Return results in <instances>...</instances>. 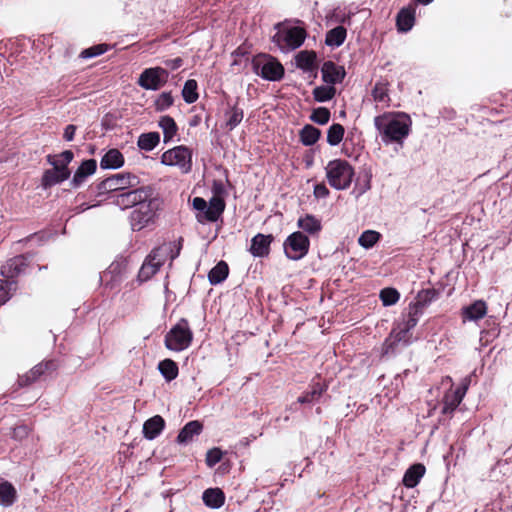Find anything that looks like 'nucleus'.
Here are the masks:
<instances>
[{
	"label": "nucleus",
	"instance_id": "obj_1",
	"mask_svg": "<svg viewBox=\"0 0 512 512\" xmlns=\"http://www.w3.org/2000/svg\"><path fill=\"white\" fill-rule=\"evenodd\" d=\"M374 126L385 145L395 144L398 152L411 130V119L404 113H384L374 118Z\"/></svg>",
	"mask_w": 512,
	"mask_h": 512
},
{
	"label": "nucleus",
	"instance_id": "obj_2",
	"mask_svg": "<svg viewBox=\"0 0 512 512\" xmlns=\"http://www.w3.org/2000/svg\"><path fill=\"white\" fill-rule=\"evenodd\" d=\"M325 171L329 185L336 190L347 189L354 177L353 167L343 159L329 161Z\"/></svg>",
	"mask_w": 512,
	"mask_h": 512
},
{
	"label": "nucleus",
	"instance_id": "obj_3",
	"mask_svg": "<svg viewBox=\"0 0 512 512\" xmlns=\"http://www.w3.org/2000/svg\"><path fill=\"white\" fill-rule=\"evenodd\" d=\"M182 239H179L177 243H172L167 245H163L161 247H158L149 254L145 262L143 263L140 271H139V279L141 281H147L149 280L163 265L166 254L168 250L172 251L171 246H174L176 248V252L171 254L170 258L173 260L175 259L181 250L182 247Z\"/></svg>",
	"mask_w": 512,
	"mask_h": 512
},
{
	"label": "nucleus",
	"instance_id": "obj_4",
	"mask_svg": "<svg viewBox=\"0 0 512 512\" xmlns=\"http://www.w3.org/2000/svg\"><path fill=\"white\" fill-rule=\"evenodd\" d=\"M162 201L151 194L148 200L143 201L131 213V226L133 230L140 231L154 222L157 212L161 209Z\"/></svg>",
	"mask_w": 512,
	"mask_h": 512
},
{
	"label": "nucleus",
	"instance_id": "obj_5",
	"mask_svg": "<svg viewBox=\"0 0 512 512\" xmlns=\"http://www.w3.org/2000/svg\"><path fill=\"white\" fill-rule=\"evenodd\" d=\"M251 64L253 72L266 81H280L285 73L283 65L268 54H258Z\"/></svg>",
	"mask_w": 512,
	"mask_h": 512
},
{
	"label": "nucleus",
	"instance_id": "obj_6",
	"mask_svg": "<svg viewBox=\"0 0 512 512\" xmlns=\"http://www.w3.org/2000/svg\"><path fill=\"white\" fill-rule=\"evenodd\" d=\"M306 36L307 33L303 27H283L273 36V42L282 51L295 50L304 43Z\"/></svg>",
	"mask_w": 512,
	"mask_h": 512
},
{
	"label": "nucleus",
	"instance_id": "obj_7",
	"mask_svg": "<svg viewBox=\"0 0 512 512\" xmlns=\"http://www.w3.org/2000/svg\"><path fill=\"white\" fill-rule=\"evenodd\" d=\"M193 339L188 321L181 319L165 336V345L169 350L182 351L189 347Z\"/></svg>",
	"mask_w": 512,
	"mask_h": 512
},
{
	"label": "nucleus",
	"instance_id": "obj_8",
	"mask_svg": "<svg viewBox=\"0 0 512 512\" xmlns=\"http://www.w3.org/2000/svg\"><path fill=\"white\" fill-rule=\"evenodd\" d=\"M193 208L198 211V221H216L224 210V202L221 197L215 196L209 204L201 197H195L192 201Z\"/></svg>",
	"mask_w": 512,
	"mask_h": 512
},
{
	"label": "nucleus",
	"instance_id": "obj_9",
	"mask_svg": "<svg viewBox=\"0 0 512 512\" xmlns=\"http://www.w3.org/2000/svg\"><path fill=\"white\" fill-rule=\"evenodd\" d=\"M309 247V238L300 231L291 233L283 244L286 257L294 261L304 258L309 251Z\"/></svg>",
	"mask_w": 512,
	"mask_h": 512
},
{
	"label": "nucleus",
	"instance_id": "obj_10",
	"mask_svg": "<svg viewBox=\"0 0 512 512\" xmlns=\"http://www.w3.org/2000/svg\"><path fill=\"white\" fill-rule=\"evenodd\" d=\"M161 162L168 166H178L183 172H188L192 164V152L185 146H177L161 156Z\"/></svg>",
	"mask_w": 512,
	"mask_h": 512
},
{
	"label": "nucleus",
	"instance_id": "obj_11",
	"mask_svg": "<svg viewBox=\"0 0 512 512\" xmlns=\"http://www.w3.org/2000/svg\"><path fill=\"white\" fill-rule=\"evenodd\" d=\"M471 383L469 376L463 378L455 390L448 391L442 401V414H452L462 402Z\"/></svg>",
	"mask_w": 512,
	"mask_h": 512
},
{
	"label": "nucleus",
	"instance_id": "obj_12",
	"mask_svg": "<svg viewBox=\"0 0 512 512\" xmlns=\"http://www.w3.org/2000/svg\"><path fill=\"white\" fill-rule=\"evenodd\" d=\"M168 76L169 74L164 68H148L141 73L138 84L147 90H157L167 82Z\"/></svg>",
	"mask_w": 512,
	"mask_h": 512
},
{
	"label": "nucleus",
	"instance_id": "obj_13",
	"mask_svg": "<svg viewBox=\"0 0 512 512\" xmlns=\"http://www.w3.org/2000/svg\"><path fill=\"white\" fill-rule=\"evenodd\" d=\"M153 193L150 187H141L138 189L130 190L120 193L116 196V204L122 209L137 207L143 201L148 200V197Z\"/></svg>",
	"mask_w": 512,
	"mask_h": 512
},
{
	"label": "nucleus",
	"instance_id": "obj_14",
	"mask_svg": "<svg viewBox=\"0 0 512 512\" xmlns=\"http://www.w3.org/2000/svg\"><path fill=\"white\" fill-rule=\"evenodd\" d=\"M138 183V179L135 175L130 173L116 174L103 180L98 189L101 192H112L118 190H124L129 186H133Z\"/></svg>",
	"mask_w": 512,
	"mask_h": 512
},
{
	"label": "nucleus",
	"instance_id": "obj_15",
	"mask_svg": "<svg viewBox=\"0 0 512 512\" xmlns=\"http://www.w3.org/2000/svg\"><path fill=\"white\" fill-rule=\"evenodd\" d=\"M48 162L53 166L52 169L45 171L42 177V185L47 188L60 183L70 176V171L60 161H52V156H48Z\"/></svg>",
	"mask_w": 512,
	"mask_h": 512
},
{
	"label": "nucleus",
	"instance_id": "obj_16",
	"mask_svg": "<svg viewBox=\"0 0 512 512\" xmlns=\"http://www.w3.org/2000/svg\"><path fill=\"white\" fill-rule=\"evenodd\" d=\"M321 73L323 82L332 86L341 83L346 76L344 67L331 60L323 63Z\"/></svg>",
	"mask_w": 512,
	"mask_h": 512
},
{
	"label": "nucleus",
	"instance_id": "obj_17",
	"mask_svg": "<svg viewBox=\"0 0 512 512\" xmlns=\"http://www.w3.org/2000/svg\"><path fill=\"white\" fill-rule=\"evenodd\" d=\"M273 239L272 235L258 233L252 238L249 251L254 257H266L269 255Z\"/></svg>",
	"mask_w": 512,
	"mask_h": 512
},
{
	"label": "nucleus",
	"instance_id": "obj_18",
	"mask_svg": "<svg viewBox=\"0 0 512 512\" xmlns=\"http://www.w3.org/2000/svg\"><path fill=\"white\" fill-rule=\"evenodd\" d=\"M125 272V265L122 262H113L104 272L101 274V281L106 286L114 288L123 278Z\"/></svg>",
	"mask_w": 512,
	"mask_h": 512
},
{
	"label": "nucleus",
	"instance_id": "obj_19",
	"mask_svg": "<svg viewBox=\"0 0 512 512\" xmlns=\"http://www.w3.org/2000/svg\"><path fill=\"white\" fill-rule=\"evenodd\" d=\"M386 343H390L389 346L391 348L400 344L403 346L410 345L412 343L410 330H406V327L397 322L390 332L389 337L386 339Z\"/></svg>",
	"mask_w": 512,
	"mask_h": 512
},
{
	"label": "nucleus",
	"instance_id": "obj_20",
	"mask_svg": "<svg viewBox=\"0 0 512 512\" xmlns=\"http://www.w3.org/2000/svg\"><path fill=\"white\" fill-rule=\"evenodd\" d=\"M327 390V385L320 382H312L307 391L298 397L297 403L299 404H313L317 402L324 392Z\"/></svg>",
	"mask_w": 512,
	"mask_h": 512
},
{
	"label": "nucleus",
	"instance_id": "obj_21",
	"mask_svg": "<svg viewBox=\"0 0 512 512\" xmlns=\"http://www.w3.org/2000/svg\"><path fill=\"white\" fill-rule=\"evenodd\" d=\"M316 53L314 51L303 50L295 56L296 67L303 72L317 71Z\"/></svg>",
	"mask_w": 512,
	"mask_h": 512
},
{
	"label": "nucleus",
	"instance_id": "obj_22",
	"mask_svg": "<svg viewBox=\"0 0 512 512\" xmlns=\"http://www.w3.org/2000/svg\"><path fill=\"white\" fill-rule=\"evenodd\" d=\"M426 468L421 463H416L410 466L404 473L402 482L407 488H414L418 485L421 478L424 476Z\"/></svg>",
	"mask_w": 512,
	"mask_h": 512
},
{
	"label": "nucleus",
	"instance_id": "obj_23",
	"mask_svg": "<svg viewBox=\"0 0 512 512\" xmlns=\"http://www.w3.org/2000/svg\"><path fill=\"white\" fill-rule=\"evenodd\" d=\"M487 312V305L482 300H477L462 309L463 320L477 321L483 318Z\"/></svg>",
	"mask_w": 512,
	"mask_h": 512
},
{
	"label": "nucleus",
	"instance_id": "obj_24",
	"mask_svg": "<svg viewBox=\"0 0 512 512\" xmlns=\"http://www.w3.org/2000/svg\"><path fill=\"white\" fill-rule=\"evenodd\" d=\"M415 23V9L413 8H402L396 18V26L400 32L410 31Z\"/></svg>",
	"mask_w": 512,
	"mask_h": 512
},
{
	"label": "nucleus",
	"instance_id": "obj_25",
	"mask_svg": "<svg viewBox=\"0 0 512 512\" xmlns=\"http://www.w3.org/2000/svg\"><path fill=\"white\" fill-rule=\"evenodd\" d=\"M297 226L311 236L318 235L322 230L321 221L312 214H306L297 221Z\"/></svg>",
	"mask_w": 512,
	"mask_h": 512
},
{
	"label": "nucleus",
	"instance_id": "obj_26",
	"mask_svg": "<svg viewBox=\"0 0 512 512\" xmlns=\"http://www.w3.org/2000/svg\"><path fill=\"white\" fill-rule=\"evenodd\" d=\"M96 168H97L96 160L89 159V160L83 161L73 176L72 184L74 186H79L80 184L83 183V181L85 180V178L87 176L92 175L96 171Z\"/></svg>",
	"mask_w": 512,
	"mask_h": 512
},
{
	"label": "nucleus",
	"instance_id": "obj_27",
	"mask_svg": "<svg viewBox=\"0 0 512 512\" xmlns=\"http://www.w3.org/2000/svg\"><path fill=\"white\" fill-rule=\"evenodd\" d=\"M164 425V419L159 415H156L148 419L143 425L144 436L150 440L154 439L161 433V431L164 428Z\"/></svg>",
	"mask_w": 512,
	"mask_h": 512
},
{
	"label": "nucleus",
	"instance_id": "obj_28",
	"mask_svg": "<svg viewBox=\"0 0 512 512\" xmlns=\"http://www.w3.org/2000/svg\"><path fill=\"white\" fill-rule=\"evenodd\" d=\"M25 266V259L22 256L15 257L6 262L5 265L1 268V274L6 279H11L17 276L20 272H22L23 267Z\"/></svg>",
	"mask_w": 512,
	"mask_h": 512
},
{
	"label": "nucleus",
	"instance_id": "obj_29",
	"mask_svg": "<svg viewBox=\"0 0 512 512\" xmlns=\"http://www.w3.org/2000/svg\"><path fill=\"white\" fill-rule=\"evenodd\" d=\"M124 164V157L117 149H110L101 159L100 165L104 169H117Z\"/></svg>",
	"mask_w": 512,
	"mask_h": 512
},
{
	"label": "nucleus",
	"instance_id": "obj_30",
	"mask_svg": "<svg viewBox=\"0 0 512 512\" xmlns=\"http://www.w3.org/2000/svg\"><path fill=\"white\" fill-rule=\"evenodd\" d=\"M16 498L17 491L14 486L8 481H0V505L10 507L14 504Z\"/></svg>",
	"mask_w": 512,
	"mask_h": 512
},
{
	"label": "nucleus",
	"instance_id": "obj_31",
	"mask_svg": "<svg viewBox=\"0 0 512 512\" xmlns=\"http://www.w3.org/2000/svg\"><path fill=\"white\" fill-rule=\"evenodd\" d=\"M346 36V29L343 26H336L326 33L325 44L332 48L340 47L344 43Z\"/></svg>",
	"mask_w": 512,
	"mask_h": 512
},
{
	"label": "nucleus",
	"instance_id": "obj_32",
	"mask_svg": "<svg viewBox=\"0 0 512 512\" xmlns=\"http://www.w3.org/2000/svg\"><path fill=\"white\" fill-rule=\"evenodd\" d=\"M321 131L311 124H306L299 132L300 142L304 146L314 145L320 138Z\"/></svg>",
	"mask_w": 512,
	"mask_h": 512
},
{
	"label": "nucleus",
	"instance_id": "obj_33",
	"mask_svg": "<svg viewBox=\"0 0 512 512\" xmlns=\"http://www.w3.org/2000/svg\"><path fill=\"white\" fill-rule=\"evenodd\" d=\"M202 430V425L198 421L188 422L180 431L177 436L179 443H188L195 435H198Z\"/></svg>",
	"mask_w": 512,
	"mask_h": 512
},
{
	"label": "nucleus",
	"instance_id": "obj_34",
	"mask_svg": "<svg viewBox=\"0 0 512 512\" xmlns=\"http://www.w3.org/2000/svg\"><path fill=\"white\" fill-rule=\"evenodd\" d=\"M203 501L210 508H219L224 502V494L220 488H209L203 493Z\"/></svg>",
	"mask_w": 512,
	"mask_h": 512
},
{
	"label": "nucleus",
	"instance_id": "obj_35",
	"mask_svg": "<svg viewBox=\"0 0 512 512\" xmlns=\"http://www.w3.org/2000/svg\"><path fill=\"white\" fill-rule=\"evenodd\" d=\"M314 100L319 103L330 101L336 95V88L332 85H321L313 89Z\"/></svg>",
	"mask_w": 512,
	"mask_h": 512
},
{
	"label": "nucleus",
	"instance_id": "obj_36",
	"mask_svg": "<svg viewBox=\"0 0 512 512\" xmlns=\"http://www.w3.org/2000/svg\"><path fill=\"white\" fill-rule=\"evenodd\" d=\"M160 141V135L157 132L143 133L138 138V147L141 150L151 151Z\"/></svg>",
	"mask_w": 512,
	"mask_h": 512
},
{
	"label": "nucleus",
	"instance_id": "obj_37",
	"mask_svg": "<svg viewBox=\"0 0 512 512\" xmlns=\"http://www.w3.org/2000/svg\"><path fill=\"white\" fill-rule=\"evenodd\" d=\"M47 369L48 363H40L34 366L28 373L19 378V384L23 386L36 381Z\"/></svg>",
	"mask_w": 512,
	"mask_h": 512
},
{
	"label": "nucleus",
	"instance_id": "obj_38",
	"mask_svg": "<svg viewBox=\"0 0 512 512\" xmlns=\"http://www.w3.org/2000/svg\"><path fill=\"white\" fill-rule=\"evenodd\" d=\"M373 100L377 103H388V82L384 80L377 81L371 91Z\"/></svg>",
	"mask_w": 512,
	"mask_h": 512
},
{
	"label": "nucleus",
	"instance_id": "obj_39",
	"mask_svg": "<svg viewBox=\"0 0 512 512\" xmlns=\"http://www.w3.org/2000/svg\"><path fill=\"white\" fill-rule=\"evenodd\" d=\"M439 296L438 291H436L433 288L428 289H422L417 293V296L415 298V303L420 305V307L426 308L428 307L433 301H435Z\"/></svg>",
	"mask_w": 512,
	"mask_h": 512
},
{
	"label": "nucleus",
	"instance_id": "obj_40",
	"mask_svg": "<svg viewBox=\"0 0 512 512\" xmlns=\"http://www.w3.org/2000/svg\"><path fill=\"white\" fill-rule=\"evenodd\" d=\"M159 126L163 130L164 142H168L173 139L177 132V125L173 118L170 116H163L159 121Z\"/></svg>",
	"mask_w": 512,
	"mask_h": 512
},
{
	"label": "nucleus",
	"instance_id": "obj_41",
	"mask_svg": "<svg viewBox=\"0 0 512 512\" xmlns=\"http://www.w3.org/2000/svg\"><path fill=\"white\" fill-rule=\"evenodd\" d=\"M345 129L339 123H333L327 131V143L330 146H337L343 140Z\"/></svg>",
	"mask_w": 512,
	"mask_h": 512
},
{
	"label": "nucleus",
	"instance_id": "obj_42",
	"mask_svg": "<svg viewBox=\"0 0 512 512\" xmlns=\"http://www.w3.org/2000/svg\"><path fill=\"white\" fill-rule=\"evenodd\" d=\"M159 371L165 377L166 380L171 381L178 375V367L176 363L171 359H165L159 363Z\"/></svg>",
	"mask_w": 512,
	"mask_h": 512
},
{
	"label": "nucleus",
	"instance_id": "obj_43",
	"mask_svg": "<svg viewBox=\"0 0 512 512\" xmlns=\"http://www.w3.org/2000/svg\"><path fill=\"white\" fill-rule=\"evenodd\" d=\"M380 233L374 230H366L358 238V243L365 249L372 248L380 239Z\"/></svg>",
	"mask_w": 512,
	"mask_h": 512
},
{
	"label": "nucleus",
	"instance_id": "obj_44",
	"mask_svg": "<svg viewBox=\"0 0 512 512\" xmlns=\"http://www.w3.org/2000/svg\"><path fill=\"white\" fill-rule=\"evenodd\" d=\"M383 306H392L399 301L400 293L392 287H386L380 291L379 295Z\"/></svg>",
	"mask_w": 512,
	"mask_h": 512
},
{
	"label": "nucleus",
	"instance_id": "obj_45",
	"mask_svg": "<svg viewBox=\"0 0 512 512\" xmlns=\"http://www.w3.org/2000/svg\"><path fill=\"white\" fill-rule=\"evenodd\" d=\"M182 96L185 102L189 104L194 103L198 99L197 82L195 80L190 79L186 81L182 90Z\"/></svg>",
	"mask_w": 512,
	"mask_h": 512
},
{
	"label": "nucleus",
	"instance_id": "obj_46",
	"mask_svg": "<svg viewBox=\"0 0 512 512\" xmlns=\"http://www.w3.org/2000/svg\"><path fill=\"white\" fill-rule=\"evenodd\" d=\"M206 306L209 308L211 314L221 317L222 314V297L221 295H214L213 290H210Z\"/></svg>",
	"mask_w": 512,
	"mask_h": 512
},
{
	"label": "nucleus",
	"instance_id": "obj_47",
	"mask_svg": "<svg viewBox=\"0 0 512 512\" xmlns=\"http://www.w3.org/2000/svg\"><path fill=\"white\" fill-rule=\"evenodd\" d=\"M331 117L330 110L326 107H317L313 109L310 120L318 125H325Z\"/></svg>",
	"mask_w": 512,
	"mask_h": 512
},
{
	"label": "nucleus",
	"instance_id": "obj_48",
	"mask_svg": "<svg viewBox=\"0 0 512 512\" xmlns=\"http://www.w3.org/2000/svg\"><path fill=\"white\" fill-rule=\"evenodd\" d=\"M371 176L366 174L363 178L359 177L356 180L355 187L353 189V194L356 198L362 196L365 192H367L371 188Z\"/></svg>",
	"mask_w": 512,
	"mask_h": 512
},
{
	"label": "nucleus",
	"instance_id": "obj_49",
	"mask_svg": "<svg viewBox=\"0 0 512 512\" xmlns=\"http://www.w3.org/2000/svg\"><path fill=\"white\" fill-rule=\"evenodd\" d=\"M15 282L5 279L0 280V305L6 303L11 297V291L15 290Z\"/></svg>",
	"mask_w": 512,
	"mask_h": 512
},
{
	"label": "nucleus",
	"instance_id": "obj_50",
	"mask_svg": "<svg viewBox=\"0 0 512 512\" xmlns=\"http://www.w3.org/2000/svg\"><path fill=\"white\" fill-rule=\"evenodd\" d=\"M243 110L237 107H233L231 111L229 112V117L226 120V127H229V129L235 128L243 119Z\"/></svg>",
	"mask_w": 512,
	"mask_h": 512
},
{
	"label": "nucleus",
	"instance_id": "obj_51",
	"mask_svg": "<svg viewBox=\"0 0 512 512\" xmlns=\"http://www.w3.org/2000/svg\"><path fill=\"white\" fill-rule=\"evenodd\" d=\"M208 278L211 284H218L224 280V261L218 262L209 272Z\"/></svg>",
	"mask_w": 512,
	"mask_h": 512
},
{
	"label": "nucleus",
	"instance_id": "obj_52",
	"mask_svg": "<svg viewBox=\"0 0 512 512\" xmlns=\"http://www.w3.org/2000/svg\"><path fill=\"white\" fill-rule=\"evenodd\" d=\"M156 109L164 111L173 104V97L170 93H162L156 100Z\"/></svg>",
	"mask_w": 512,
	"mask_h": 512
},
{
	"label": "nucleus",
	"instance_id": "obj_53",
	"mask_svg": "<svg viewBox=\"0 0 512 512\" xmlns=\"http://www.w3.org/2000/svg\"><path fill=\"white\" fill-rule=\"evenodd\" d=\"M107 50V46L104 44H99L96 46H93L91 48L85 49L81 52L80 56L82 58H91L98 55L103 54Z\"/></svg>",
	"mask_w": 512,
	"mask_h": 512
},
{
	"label": "nucleus",
	"instance_id": "obj_54",
	"mask_svg": "<svg viewBox=\"0 0 512 512\" xmlns=\"http://www.w3.org/2000/svg\"><path fill=\"white\" fill-rule=\"evenodd\" d=\"M222 458V451L219 448H213L207 452L206 455V463L208 466L212 467L216 463H218Z\"/></svg>",
	"mask_w": 512,
	"mask_h": 512
},
{
	"label": "nucleus",
	"instance_id": "obj_55",
	"mask_svg": "<svg viewBox=\"0 0 512 512\" xmlns=\"http://www.w3.org/2000/svg\"><path fill=\"white\" fill-rule=\"evenodd\" d=\"M73 153L70 150H66L57 156H52V161H60V165H67L72 161Z\"/></svg>",
	"mask_w": 512,
	"mask_h": 512
},
{
	"label": "nucleus",
	"instance_id": "obj_56",
	"mask_svg": "<svg viewBox=\"0 0 512 512\" xmlns=\"http://www.w3.org/2000/svg\"><path fill=\"white\" fill-rule=\"evenodd\" d=\"M424 309L425 308L420 307V305L416 304L415 302H411L408 306L407 315L412 318H416L419 321L420 317L424 312Z\"/></svg>",
	"mask_w": 512,
	"mask_h": 512
},
{
	"label": "nucleus",
	"instance_id": "obj_57",
	"mask_svg": "<svg viewBox=\"0 0 512 512\" xmlns=\"http://www.w3.org/2000/svg\"><path fill=\"white\" fill-rule=\"evenodd\" d=\"M398 322L402 324L404 327H406V330L411 331L417 325L418 320L416 318L408 316L407 314H403L402 320Z\"/></svg>",
	"mask_w": 512,
	"mask_h": 512
},
{
	"label": "nucleus",
	"instance_id": "obj_58",
	"mask_svg": "<svg viewBox=\"0 0 512 512\" xmlns=\"http://www.w3.org/2000/svg\"><path fill=\"white\" fill-rule=\"evenodd\" d=\"M314 195L316 198H326L329 195V190L325 184H316L314 186Z\"/></svg>",
	"mask_w": 512,
	"mask_h": 512
},
{
	"label": "nucleus",
	"instance_id": "obj_59",
	"mask_svg": "<svg viewBox=\"0 0 512 512\" xmlns=\"http://www.w3.org/2000/svg\"><path fill=\"white\" fill-rule=\"evenodd\" d=\"M231 57H233V60L232 62L230 63V65L233 67V66H237V65H241V62L242 61H247L248 60V57L246 56V53H235L233 52L231 54Z\"/></svg>",
	"mask_w": 512,
	"mask_h": 512
},
{
	"label": "nucleus",
	"instance_id": "obj_60",
	"mask_svg": "<svg viewBox=\"0 0 512 512\" xmlns=\"http://www.w3.org/2000/svg\"><path fill=\"white\" fill-rule=\"evenodd\" d=\"M75 132H76V126L75 125H68L65 130H64V139L66 141H72L73 138H74V135H75Z\"/></svg>",
	"mask_w": 512,
	"mask_h": 512
},
{
	"label": "nucleus",
	"instance_id": "obj_61",
	"mask_svg": "<svg viewBox=\"0 0 512 512\" xmlns=\"http://www.w3.org/2000/svg\"><path fill=\"white\" fill-rule=\"evenodd\" d=\"M182 59L177 57L174 59H169L165 61V65L172 70L178 69L182 65Z\"/></svg>",
	"mask_w": 512,
	"mask_h": 512
},
{
	"label": "nucleus",
	"instance_id": "obj_62",
	"mask_svg": "<svg viewBox=\"0 0 512 512\" xmlns=\"http://www.w3.org/2000/svg\"><path fill=\"white\" fill-rule=\"evenodd\" d=\"M14 437H25L28 435V429L26 426H19L14 429Z\"/></svg>",
	"mask_w": 512,
	"mask_h": 512
},
{
	"label": "nucleus",
	"instance_id": "obj_63",
	"mask_svg": "<svg viewBox=\"0 0 512 512\" xmlns=\"http://www.w3.org/2000/svg\"><path fill=\"white\" fill-rule=\"evenodd\" d=\"M288 421H289V416L288 415H286L284 417H278V418L275 419V422L279 423L278 427H283L284 426L281 422L287 423Z\"/></svg>",
	"mask_w": 512,
	"mask_h": 512
},
{
	"label": "nucleus",
	"instance_id": "obj_64",
	"mask_svg": "<svg viewBox=\"0 0 512 512\" xmlns=\"http://www.w3.org/2000/svg\"><path fill=\"white\" fill-rule=\"evenodd\" d=\"M415 3L417 4H420V5H429L430 3H432L434 0H413Z\"/></svg>",
	"mask_w": 512,
	"mask_h": 512
}]
</instances>
